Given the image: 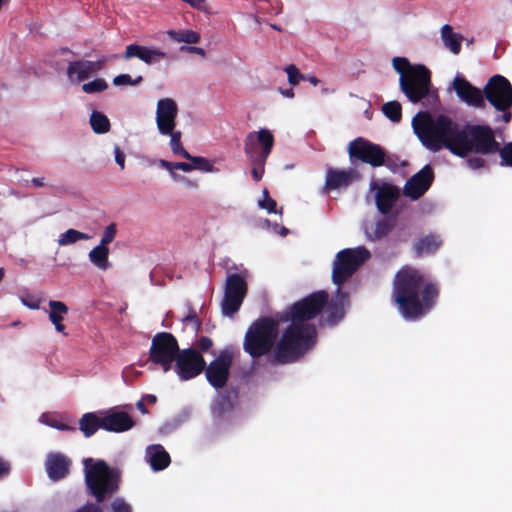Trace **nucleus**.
I'll return each instance as SVG.
<instances>
[{
  "instance_id": "60",
  "label": "nucleus",
  "mask_w": 512,
  "mask_h": 512,
  "mask_svg": "<svg viewBox=\"0 0 512 512\" xmlns=\"http://www.w3.org/2000/svg\"><path fill=\"white\" fill-rule=\"evenodd\" d=\"M137 408L143 413V414H146L147 413V409L145 407V405L143 404L142 401H138L137 404H136Z\"/></svg>"
},
{
  "instance_id": "45",
  "label": "nucleus",
  "mask_w": 512,
  "mask_h": 512,
  "mask_svg": "<svg viewBox=\"0 0 512 512\" xmlns=\"http://www.w3.org/2000/svg\"><path fill=\"white\" fill-rule=\"evenodd\" d=\"M111 512H132L130 505L121 498H116L111 504Z\"/></svg>"
},
{
  "instance_id": "1",
  "label": "nucleus",
  "mask_w": 512,
  "mask_h": 512,
  "mask_svg": "<svg viewBox=\"0 0 512 512\" xmlns=\"http://www.w3.org/2000/svg\"><path fill=\"white\" fill-rule=\"evenodd\" d=\"M326 304L327 294L319 291L295 303L278 319L257 320L245 334L244 351L257 358L274 347L276 362L295 361L314 345L316 330L307 321L314 318Z\"/></svg>"
},
{
  "instance_id": "63",
  "label": "nucleus",
  "mask_w": 512,
  "mask_h": 512,
  "mask_svg": "<svg viewBox=\"0 0 512 512\" xmlns=\"http://www.w3.org/2000/svg\"><path fill=\"white\" fill-rule=\"evenodd\" d=\"M267 198H271V197L269 196L267 189H264L262 191V198L261 199H267Z\"/></svg>"
},
{
  "instance_id": "46",
  "label": "nucleus",
  "mask_w": 512,
  "mask_h": 512,
  "mask_svg": "<svg viewBox=\"0 0 512 512\" xmlns=\"http://www.w3.org/2000/svg\"><path fill=\"white\" fill-rule=\"evenodd\" d=\"M226 406H229L227 399L219 396L212 405V411L215 415H221Z\"/></svg>"
},
{
  "instance_id": "32",
  "label": "nucleus",
  "mask_w": 512,
  "mask_h": 512,
  "mask_svg": "<svg viewBox=\"0 0 512 512\" xmlns=\"http://www.w3.org/2000/svg\"><path fill=\"white\" fill-rule=\"evenodd\" d=\"M165 136L170 137L169 145L173 154L182 156L183 158H190V153L183 147L181 142L182 133L179 130L173 129Z\"/></svg>"
},
{
  "instance_id": "47",
  "label": "nucleus",
  "mask_w": 512,
  "mask_h": 512,
  "mask_svg": "<svg viewBox=\"0 0 512 512\" xmlns=\"http://www.w3.org/2000/svg\"><path fill=\"white\" fill-rule=\"evenodd\" d=\"M20 301L31 310H38L40 308V301L31 295L21 296Z\"/></svg>"
},
{
  "instance_id": "30",
  "label": "nucleus",
  "mask_w": 512,
  "mask_h": 512,
  "mask_svg": "<svg viewBox=\"0 0 512 512\" xmlns=\"http://www.w3.org/2000/svg\"><path fill=\"white\" fill-rule=\"evenodd\" d=\"M91 128L96 134H105L109 132L111 124L108 117L99 111H93L89 119Z\"/></svg>"
},
{
  "instance_id": "20",
  "label": "nucleus",
  "mask_w": 512,
  "mask_h": 512,
  "mask_svg": "<svg viewBox=\"0 0 512 512\" xmlns=\"http://www.w3.org/2000/svg\"><path fill=\"white\" fill-rule=\"evenodd\" d=\"M124 58H138L147 65H153L166 59L167 53L155 47L130 44L126 47Z\"/></svg>"
},
{
  "instance_id": "39",
  "label": "nucleus",
  "mask_w": 512,
  "mask_h": 512,
  "mask_svg": "<svg viewBox=\"0 0 512 512\" xmlns=\"http://www.w3.org/2000/svg\"><path fill=\"white\" fill-rule=\"evenodd\" d=\"M370 256L371 254L369 250L364 246L355 247L353 252L354 271H356L364 262H366Z\"/></svg>"
},
{
  "instance_id": "23",
  "label": "nucleus",
  "mask_w": 512,
  "mask_h": 512,
  "mask_svg": "<svg viewBox=\"0 0 512 512\" xmlns=\"http://www.w3.org/2000/svg\"><path fill=\"white\" fill-rule=\"evenodd\" d=\"M146 460L154 471L163 470L170 463V456L161 445H152L146 449Z\"/></svg>"
},
{
  "instance_id": "35",
  "label": "nucleus",
  "mask_w": 512,
  "mask_h": 512,
  "mask_svg": "<svg viewBox=\"0 0 512 512\" xmlns=\"http://www.w3.org/2000/svg\"><path fill=\"white\" fill-rule=\"evenodd\" d=\"M187 160H190L192 162V166L194 167V170H200L205 173H212L217 171V169L214 167L213 163L209 161L208 159L201 157V156H192L190 154V158H186Z\"/></svg>"
},
{
  "instance_id": "8",
  "label": "nucleus",
  "mask_w": 512,
  "mask_h": 512,
  "mask_svg": "<svg viewBox=\"0 0 512 512\" xmlns=\"http://www.w3.org/2000/svg\"><path fill=\"white\" fill-rule=\"evenodd\" d=\"M247 270L229 274L226 278L224 296L221 301V311L224 316L232 317L241 307L247 293Z\"/></svg>"
},
{
  "instance_id": "25",
  "label": "nucleus",
  "mask_w": 512,
  "mask_h": 512,
  "mask_svg": "<svg viewBox=\"0 0 512 512\" xmlns=\"http://www.w3.org/2000/svg\"><path fill=\"white\" fill-rule=\"evenodd\" d=\"M442 241L438 235L430 234L421 237L413 245L415 255L421 257L424 254H433L441 246Z\"/></svg>"
},
{
  "instance_id": "55",
  "label": "nucleus",
  "mask_w": 512,
  "mask_h": 512,
  "mask_svg": "<svg viewBox=\"0 0 512 512\" xmlns=\"http://www.w3.org/2000/svg\"><path fill=\"white\" fill-rule=\"evenodd\" d=\"M9 469V464L0 458V478L8 474Z\"/></svg>"
},
{
  "instance_id": "5",
  "label": "nucleus",
  "mask_w": 512,
  "mask_h": 512,
  "mask_svg": "<svg viewBox=\"0 0 512 512\" xmlns=\"http://www.w3.org/2000/svg\"><path fill=\"white\" fill-rule=\"evenodd\" d=\"M484 101L487 100L497 111L502 112L495 121L509 123L512 119V85L502 75L492 76L483 88Z\"/></svg>"
},
{
  "instance_id": "27",
  "label": "nucleus",
  "mask_w": 512,
  "mask_h": 512,
  "mask_svg": "<svg viewBox=\"0 0 512 512\" xmlns=\"http://www.w3.org/2000/svg\"><path fill=\"white\" fill-rule=\"evenodd\" d=\"M166 35L174 42L195 45L200 42V34L191 29H170L166 31Z\"/></svg>"
},
{
  "instance_id": "49",
  "label": "nucleus",
  "mask_w": 512,
  "mask_h": 512,
  "mask_svg": "<svg viewBox=\"0 0 512 512\" xmlns=\"http://www.w3.org/2000/svg\"><path fill=\"white\" fill-rule=\"evenodd\" d=\"M390 230V225L386 221H379L376 224L375 233L378 236L386 235Z\"/></svg>"
},
{
  "instance_id": "64",
  "label": "nucleus",
  "mask_w": 512,
  "mask_h": 512,
  "mask_svg": "<svg viewBox=\"0 0 512 512\" xmlns=\"http://www.w3.org/2000/svg\"><path fill=\"white\" fill-rule=\"evenodd\" d=\"M148 400H149L150 403H155L156 402V396L148 395Z\"/></svg>"
},
{
  "instance_id": "2",
  "label": "nucleus",
  "mask_w": 512,
  "mask_h": 512,
  "mask_svg": "<svg viewBox=\"0 0 512 512\" xmlns=\"http://www.w3.org/2000/svg\"><path fill=\"white\" fill-rule=\"evenodd\" d=\"M412 125L423 146L432 152L446 148L455 156L467 158L466 164L472 170L488 168L485 157L497 155L501 145L490 125H461L444 114L419 112Z\"/></svg>"
},
{
  "instance_id": "62",
  "label": "nucleus",
  "mask_w": 512,
  "mask_h": 512,
  "mask_svg": "<svg viewBox=\"0 0 512 512\" xmlns=\"http://www.w3.org/2000/svg\"><path fill=\"white\" fill-rule=\"evenodd\" d=\"M347 152L349 157L352 159V141L347 144Z\"/></svg>"
},
{
  "instance_id": "57",
  "label": "nucleus",
  "mask_w": 512,
  "mask_h": 512,
  "mask_svg": "<svg viewBox=\"0 0 512 512\" xmlns=\"http://www.w3.org/2000/svg\"><path fill=\"white\" fill-rule=\"evenodd\" d=\"M274 232L279 233L281 236H286L288 234V229L285 227H278V225H274Z\"/></svg>"
},
{
  "instance_id": "50",
  "label": "nucleus",
  "mask_w": 512,
  "mask_h": 512,
  "mask_svg": "<svg viewBox=\"0 0 512 512\" xmlns=\"http://www.w3.org/2000/svg\"><path fill=\"white\" fill-rule=\"evenodd\" d=\"M180 51L182 52H189V53H194V54H197V55H200V56H205V51L203 48L201 47H197V46H182L180 48Z\"/></svg>"
},
{
  "instance_id": "3",
  "label": "nucleus",
  "mask_w": 512,
  "mask_h": 512,
  "mask_svg": "<svg viewBox=\"0 0 512 512\" xmlns=\"http://www.w3.org/2000/svg\"><path fill=\"white\" fill-rule=\"evenodd\" d=\"M440 291L421 271L405 266L395 275L392 297L399 313L407 320H419L435 306Z\"/></svg>"
},
{
  "instance_id": "43",
  "label": "nucleus",
  "mask_w": 512,
  "mask_h": 512,
  "mask_svg": "<svg viewBox=\"0 0 512 512\" xmlns=\"http://www.w3.org/2000/svg\"><path fill=\"white\" fill-rule=\"evenodd\" d=\"M258 206L259 208L266 210L268 213H282L281 210H276L277 203L272 198L259 199Z\"/></svg>"
},
{
  "instance_id": "18",
  "label": "nucleus",
  "mask_w": 512,
  "mask_h": 512,
  "mask_svg": "<svg viewBox=\"0 0 512 512\" xmlns=\"http://www.w3.org/2000/svg\"><path fill=\"white\" fill-rule=\"evenodd\" d=\"M352 277V249L347 248L339 251L333 262L332 280L338 287L340 293L341 286Z\"/></svg>"
},
{
  "instance_id": "54",
  "label": "nucleus",
  "mask_w": 512,
  "mask_h": 512,
  "mask_svg": "<svg viewBox=\"0 0 512 512\" xmlns=\"http://www.w3.org/2000/svg\"><path fill=\"white\" fill-rule=\"evenodd\" d=\"M76 512H101L96 505L88 504L77 510Z\"/></svg>"
},
{
  "instance_id": "59",
  "label": "nucleus",
  "mask_w": 512,
  "mask_h": 512,
  "mask_svg": "<svg viewBox=\"0 0 512 512\" xmlns=\"http://www.w3.org/2000/svg\"><path fill=\"white\" fill-rule=\"evenodd\" d=\"M44 181H45V179H44L43 177H41V178H33V179L31 180L32 184H33L34 186H36V187H41V186H43V185H44Z\"/></svg>"
},
{
  "instance_id": "4",
  "label": "nucleus",
  "mask_w": 512,
  "mask_h": 512,
  "mask_svg": "<svg viewBox=\"0 0 512 512\" xmlns=\"http://www.w3.org/2000/svg\"><path fill=\"white\" fill-rule=\"evenodd\" d=\"M85 481L89 493L102 502L118 488V474L102 460H84Z\"/></svg>"
},
{
  "instance_id": "36",
  "label": "nucleus",
  "mask_w": 512,
  "mask_h": 512,
  "mask_svg": "<svg viewBox=\"0 0 512 512\" xmlns=\"http://www.w3.org/2000/svg\"><path fill=\"white\" fill-rule=\"evenodd\" d=\"M394 70L400 74V77H406L410 70L415 68L405 57H394L392 60Z\"/></svg>"
},
{
  "instance_id": "40",
  "label": "nucleus",
  "mask_w": 512,
  "mask_h": 512,
  "mask_svg": "<svg viewBox=\"0 0 512 512\" xmlns=\"http://www.w3.org/2000/svg\"><path fill=\"white\" fill-rule=\"evenodd\" d=\"M284 71L287 74L289 84L292 86H296L300 83V81L306 79V75H303L293 64L287 65L284 68Z\"/></svg>"
},
{
  "instance_id": "10",
  "label": "nucleus",
  "mask_w": 512,
  "mask_h": 512,
  "mask_svg": "<svg viewBox=\"0 0 512 512\" xmlns=\"http://www.w3.org/2000/svg\"><path fill=\"white\" fill-rule=\"evenodd\" d=\"M234 356V349L226 347L206 367V379L214 388H222L226 384Z\"/></svg>"
},
{
  "instance_id": "9",
  "label": "nucleus",
  "mask_w": 512,
  "mask_h": 512,
  "mask_svg": "<svg viewBox=\"0 0 512 512\" xmlns=\"http://www.w3.org/2000/svg\"><path fill=\"white\" fill-rule=\"evenodd\" d=\"M206 362L195 349L180 350L173 364V370L181 381L197 377L205 369Z\"/></svg>"
},
{
  "instance_id": "38",
  "label": "nucleus",
  "mask_w": 512,
  "mask_h": 512,
  "mask_svg": "<svg viewBox=\"0 0 512 512\" xmlns=\"http://www.w3.org/2000/svg\"><path fill=\"white\" fill-rule=\"evenodd\" d=\"M497 155L500 156L501 166L512 167V142L501 144Z\"/></svg>"
},
{
  "instance_id": "42",
  "label": "nucleus",
  "mask_w": 512,
  "mask_h": 512,
  "mask_svg": "<svg viewBox=\"0 0 512 512\" xmlns=\"http://www.w3.org/2000/svg\"><path fill=\"white\" fill-rule=\"evenodd\" d=\"M117 233V226L115 223L109 224L105 227L100 243L98 245L108 247V245L115 239Z\"/></svg>"
},
{
  "instance_id": "33",
  "label": "nucleus",
  "mask_w": 512,
  "mask_h": 512,
  "mask_svg": "<svg viewBox=\"0 0 512 512\" xmlns=\"http://www.w3.org/2000/svg\"><path fill=\"white\" fill-rule=\"evenodd\" d=\"M382 112L392 122L398 123L402 119V106L398 101L383 104Z\"/></svg>"
},
{
  "instance_id": "58",
  "label": "nucleus",
  "mask_w": 512,
  "mask_h": 512,
  "mask_svg": "<svg viewBox=\"0 0 512 512\" xmlns=\"http://www.w3.org/2000/svg\"><path fill=\"white\" fill-rule=\"evenodd\" d=\"M306 81L310 82L313 86H317L319 84V79L314 75L306 76Z\"/></svg>"
},
{
  "instance_id": "14",
  "label": "nucleus",
  "mask_w": 512,
  "mask_h": 512,
  "mask_svg": "<svg viewBox=\"0 0 512 512\" xmlns=\"http://www.w3.org/2000/svg\"><path fill=\"white\" fill-rule=\"evenodd\" d=\"M353 156L372 167H380L385 163L386 153L380 145L359 137L354 139Z\"/></svg>"
},
{
  "instance_id": "31",
  "label": "nucleus",
  "mask_w": 512,
  "mask_h": 512,
  "mask_svg": "<svg viewBox=\"0 0 512 512\" xmlns=\"http://www.w3.org/2000/svg\"><path fill=\"white\" fill-rule=\"evenodd\" d=\"M90 239H91L90 235L71 228L59 235L57 243L59 246H68V245H72L81 240H90Z\"/></svg>"
},
{
  "instance_id": "34",
  "label": "nucleus",
  "mask_w": 512,
  "mask_h": 512,
  "mask_svg": "<svg viewBox=\"0 0 512 512\" xmlns=\"http://www.w3.org/2000/svg\"><path fill=\"white\" fill-rule=\"evenodd\" d=\"M39 421L42 424H45V425L55 428L57 430H69L70 429V427L67 424H65L61 421L59 415H57L55 413H50V412L43 413L40 416Z\"/></svg>"
},
{
  "instance_id": "26",
  "label": "nucleus",
  "mask_w": 512,
  "mask_h": 512,
  "mask_svg": "<svg viewBox=\"0 0 512 512\" xmlns=\"http://www.w3.org/2000/svg\"><path fill=\"white\" fill-rule=\"evenodd\" d=\"M351 177L350 171L329 168L327 170L325 188L340 189L347 187L350 183Z\"/></svg>"
},
{
  "instance_id": "11",
  "label": "nucleus",
  "mask_w": 512,
  "mask_h": 512,
  "mask_svg": "<svg viewBox=\"0 0 512 512\" xmlns=\"http://www.w3.org/2000/svg\"><path fill=\"white\" fill-rule=\"evenodd\" d=\"M117 58L115 54L100 55L95 61L78 60L70 62L67 66V77L71 84H79L91 75L101 71L104 66Z\"/></svg>"
},
{
  "instance_id": "21",
  "label": "nucleus",
  "mask_w": 512,
  "mask_h": 512,
  "mask_svg": "<svg viewBox=\"0 0 512 512\" xmlns=\"http://www.w3.org/2000/svg\"><path fill=\"white\" fill-rule=\"evenodd\" d=\"M69 459L62 454H50L46 460V471L50 479L59 480L68 474Z\"/></svg>"
},
{
  "instance_id": "19",
  "label": "nucleus",
  "mask_w": 512,
  "mask_h": 512,
  "mask_svg": "<svg viewBox=\"0 0 512 512\" xmlns=\"http://www.w3.org/2000/svg\"><path fill=\"white\" fill-rule=\"evenodd\" d=\"M133 425V420L126 412L116 409L102 411V429L106 431L121 433L128 431Z\"/></svg>"
},
{
  "instance_id": "12",
  "label": "nucleus",
  "mask_w": 512,
  "mask_h": 512,
  "mask_svg": "<svg viewBox=\"0 0 512 512\" xmlns=\"http://www.w3.org/2000/svg\"><path fill=\"white\" fill-rule=\"evenodd\" d=\"M274 144L273 134L266 128L251 132L245 140V153L249 159L265 162Z\"/></svg>"
},
{
  "instance_id": "16",
  "label": "nucleus",
  "mask_w": 512,
  "mask_h": 512,
  "mask_svg": "<svg viewBox=\"0 0 512 512\" xmlns=\"http://www.w3.org/2000/svg\"><path fill=\"white\" fill-rule=\"evenodd\" d=\"M452 88L458 98L468 106L479 109L486 107L483 90L472 85L464 76L457 75L452 82Z\"/></svg>"
},
{
  "instance_id": "13",
  "label": "nucleus",
  "mask_w": 512,
  "mask_h": 512,
  "mask_svg": "<svg viewBox=\"0 0 512 512\" xmlns=\"http://www.w3.org/2000/svg\"><path fill=\"white\" fill-rule=\"evenodd\" d=\"M178 105L172 98H161L157 101L155 122L160 135H166L176 128Z\"/></svg>"
},
{
  "instance_id": "15",
  "label": "nucleus",
  "mask_w": 512,
  "mask_h": 512,
  "mask_svg": "<svg viewBox=\"0 0 512 512\" xmlns=\"http://www.w3.org/2000/svg\"><path fill=\"white\" fill-rule=\"evenodd\" d=\"M433 181L434 171L427 164L406 181L403 194L411 200H418L429 190Z\"/></svg>"
},
{
  "instance_id": "51",
  "label": "nucleus",
  "mask_w": 512,
  "mask_h": 512,
  "mask_svg": "<svg viewBox=\"0 0 512 512\" xmlns=\"http://www.w3.org/2000/svg\"><path fill=\"white\" fill-rule=\"evenodd\" d=\"M213 345V342L208 337H202L200 338L198 342V346L202 351H208Z\"/></svg>"
},
{
  "instance_id": "37",
  "label": "nucleus",
  "mask_w": 512,
  "mask_h": 512,
  "mask_svg": "<svg viewBox=\"0 0 512 512\" xmlns=\"http://www.w3.org/2000/svg\"><path fill=\"white\" fill-rule=\"evenodd\" d=\"M108 88V83L103 78H96L82 85V90L86 94L99 93Z\"/></svg>"
},
{
  "instance_id": "48",
  "label": "nucleus",
  "mask_w": 512,
  "mask_h": 512,
  "mask_svg": "<svg viewBox=\"0 0 512 512\" xmlns=\"http://www.w3.org/2000/svg\"><path fill=\"white\" fill-rule=\"evenodd\" d=\"M114 156H115V161L119 165V167L121 169H124L125 168V155L121 151L119 146L114 147Z\"/></svg>"
},
{
  "instance_id": "17",
  "label": "nucleus",
  "mask_w": 512,
  "mask_h": 512,
  "mask_svg": "<svg viewBox=\"0 0 512 512\" xmlns=\"http://www.w3.org/2000/svg\"><path fill=\"white\" fill-rule=\"evenodd\" d=\"M371 189L376 191L375 201L378 210L383 215H388L400 197L399 187L388 182H373Z\"/></svg>"
},
{
  "instance_id": "29",
  "label": "nucleus",
  "mask_w": 512,
  "mask_h": 512,
  "mask_svg": "<svg viewBox=\"0 0 512 512\" xmlns=\"http://www.w3.org/2000/svg\"><path fill=\"white\" fill-rule=\"evenodd\" d=\"M441 38L444 45L449 48L452 53L459 54L461 50V41L463 39L462 35L455 34L453 32V28L450 25L445 24L441 28Z\"/></svg>"
},
{
  "instance_id": "56",
  "label": "nucleus",
  "mask_w": 512,
  "mask_h": 512,
  "mask_svg": "<svg viewBox=\"0 0 512 512\" xmlns=\"http://www.w3.org/2000/svg\"><path fill=\"white\" fill-rule=\"evenodd\" d=\"M280 93H281V95L283 97L289 98V99H292L295 96L294 91L291 88H289V89H280Z\"/></svg>"
},
{
  "instance_id": "44",
  "label": "nucleus",
  "mask_w": 512,
  "mask_h": 512,
  "mask_svg": "<svg viewBox=\"0 0 512 512\" xmlns=\"http://www.w3.org/2000/svg\"><path fill=\"white\" fill-rule=\"evenodd\" d=\"M250 160L253 164V168L251 171L252 176L256 181H259L264 174L265 162H261L259 159H250Z\"/></svg>"
},
{
  "instance_id": "24",
  "label": "nucleus",
  "mask_w": 512,
  "mask_h": 512,
  "mask_svg": "<svg viewBox=\"0 0 512 512\" xmlns=\"http://www.w3.org/2000/svg\"><path fill=\"white\" fill-rule=\"evenodd\" d=\"M79 429L85 437H90L98 429H102V411L85 413L79 420Z\"/></svg>"
},
{
  "instance_id": "6",
  "label": "nucleus",
  "mask_w": 512,
  "mask_h": 512,
  "mask_svg": "<svg viewBox=\"0 0 512 512\" xmlns=\"http://www.w3.org/2000/svg\"><path fill=\"white\" fill-rule=\"evenodd\" d=\"M179 352V345L172 334L157 333L151 341L149 361L158 366L164 373H167L172 370Z\"/></svg>"
},
{
  "instance_id": "22",
  "label": "nucleus",
  "mask_w": 512,
  "mask_h": 512,
  "mask_svg": "<svg viewBox=\"0 0 512 512\" xmlns=\"http://www.w3.org/2000/svg\"><path fill=\"white\" fill-rule=\"evenodd\" d=\"M49 309L46 311L49 317V320L54 325L55 330L59 333L66 335L65 326L63 325V320L65 316L68 314V307L62 301L50 300L48 302Z\"/></svg>"
},
{
  "instance_id": "7",
  "label": "nucleus",
  "mask_w": 512,
  "mask_h": 512,
  "mask_svg": "<svg viewBox=\"0 0 512 512\" xmlns=\"http://www.w3.org/2000/svg\"><path fill=\"white\" fill-rule=\"evenodd\" d=\"M401 91L412 103H418L430 95L431 72L421 64L415 65L406 77L399 78Z\"/></svg>"
},
{
  "instance_id": "52",
  "label": "nucleus",
  "mask_w": 512,
  "mask_h": 512,
  "mask_svg": "<svg viewBox=\"0 0 512 512\" xmlns=\"http://www.w3.org/2000/svg\"><path fill=\"white\" fill-rule=\"evenodd\" d=\"M175 169L181 170L183 172H191L194 170V167L192 166V163H186V162H176L174 165Z\"/></svg>"
},
{
  "instance_id": "41",
  "label": "nucleus",
  "mask_w": 512,
  "mask_h": 512,
  "mask_svg": "<svg viewBox=\"0 0 512 512\" xmlns=\"http://www.w3.org/2000/svg\"><path fill=\"white\" fill-rule=\"evenodd\" d=\"M142 81V76L132 78L129 74H119L113 78L115 86H136Z\"/></svg>"
},
{
  "instance_id": "61",
  "label": "nucleus",
  "mask_w": 512,
  "mask_h": 512,
  "mask_svg": "<svg viewBox=\"0 0 512 512\" xmlns=\"http://www.w3.org/2000/svg\"><path fill=\"white\" fill-rule=\"evenodd\" d=\"M170 176H171L172 179L177 180V181L184 179L183 177H181L178 174H176L174 172V170L170 171Z\"/></svg>"
},
{
  "instance_id": "28",
  "label": "nucleus",
  "mask_w": 512,
  "mask_h": 512,
  "mask_svg": "<svg viewBox=\"0 0 512 512\" xmlns=\"http://www.w3.org/2000/svg\"><path fill=\"white\" fill-rule=\"evenodd\" d=\"M89 261L99 270L106 271L110 268L109 248L97 245L88 254Z\"/></svg>"
},
{
  "instance_id": "53",
  "label": "nucleus",
  "mask_w": 512,
  "mask_h": 512,
  "mask_svg": "<svg viewBox=\"0 0 512 512\" xmlns=\"http://www.w3.org/2000/svg\"><path fill=\"white\" fill-rule=\"evenodd\" d=\"M158 165L166 170H168L169 172L172 171V170H175V163H172V162H169L167 160H164V159H159L157 161Z\"/></svg>"
}]
</instances>
